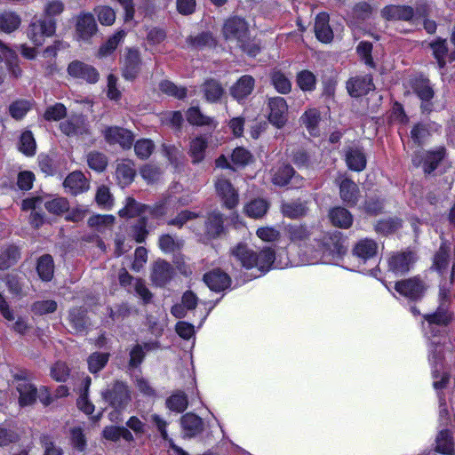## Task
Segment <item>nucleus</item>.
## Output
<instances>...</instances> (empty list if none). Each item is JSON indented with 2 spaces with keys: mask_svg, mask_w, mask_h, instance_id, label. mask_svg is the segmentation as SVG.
Returning a JSON list of instances; mask_svg holds the SVG:
<instances>
[{
  "mask_svg": "<svg viewBox=\"0 0 455 455\" xmlns=\"http://www.w3.org/2000/svg\"><path fill=\"white\" fill-rule=\"evenodd\" d=\"M222 35L227 42L234 44L249 55L256 56L259 48L255 45L250 47V34L247 22L239 17H232L227 20L222 28Z\"/></svg>",
  "mask_w": 455,
  "mask_h": 455,
  "instance_id": "f257e3e1",
  "label": "nucleus"
},
{
  "mask_svg": "<svg viewBox=\"0 0 455 455\" xmlns=\"http://www.w3.org/2000/svg\"><path fill=\"white\" fill-rule=\"evenodd\" d=\"M232 255L241 262L243 267L249 269L256 267L261 272L267 271L275 259V251L270 248H266L256 253L243 244H238L234 248Z\"/></svg>",
  "mask_w": 455,
  "mask_h": 455,
  "instance_id": "f03ea898",
  "label": "nucleus"
},
{
  "mask_svg": "<svg viewBox=\"0 0 455 455\" xmlns=\"http://www.w3.org/2000/svg\"><path fill=\"white\" fill-rule=\"evenodd\" d=\"M56 32V21L52 19L34 17L28 25L27 36L36 46H41L47 37Z\"/></svg>",
  "mask_w": 455,
  "mask_h": 455,
  "instance_id": "7ed1b4c3",
  "label": "nucleus"
},
{
  "mask_svg": "<svg viewBox=\"0 0 455 455\" xmlns=\"http://www.w3.org/2000/svg\"><path fill=\"white\" fill-rule=\"evenodd\" d=\"M102 396L112 407L117 410L125 408L131 401V393L128 387L120 381L115 382L106 389L102 393Z\"/></svg>",
  "mask_w": 455,
  "mask_h": 455,
  "instance_id": "20e7f679",
  "label": "nucleus"
},
{
  "mask_svg": "<svg viewBox=\"0 0 455 455\" xmlns=\"http://www.w3.org/2000/svg\"><path fill=\"white\" fill-rule=\"evenodd\" d=\"M268 120L276 128H282L288 120V105L286 100L279 96L268 99Z\"/></svg>",
  "mask_w": 455,
  "mask_h": 455,
  "instance_id": "39448f33",
  "label": "nucleus"
},
{
  "mask_svg": "<svg viewBox=\"0 0 455 455\" xmlns=\"http://www.w3.org/2000/svg\"><path fill=\"white\" fill-rule=\"evenodd\" d=\"M214 186L218 196L227 208L233 209L237 205L238 193L228 179L222 176L218 177Z\"/></svg>",
  "mask_w": 455,
  "mask_h": 455,
  "instance_id": "423d86ee",
  "label": "nucleus"
},
{
  "mask_svg": "<svg viewBox=\"0 0 455 455\" xmlns=\"http://www.w3.org/2000/svg\"><path fill=\"white\" fill-rule=\"evenodd\" d=\"M105 140L111 145L118 144L123 148H130L133 142L132 133L124 128L113 126L103 131Z\"/></svg>",
  "mask_w": 455,
  "mask_h": 455,
  "instance_id": "0eeeda50",
  "label": "nucleus"
},
{
  "mask_svg": "<svg viewBox=\"0 0 455 455\" xmlns=\"http://www.w3.org/2000/svg\"><path fill=\"white\" fill-rule=\"evenodd\" d=\"M395 291L411 299H419L425 291V284L418 278H411L397 282L395 286Z\"/></svg>",
  "mask_w": 455,
  "mask_h": 455,
  "instance_id": "6e6552de",
  "label": "nucleus"
},
{
  "mask_svg": "<svg viewBox=\"0 0 455 455\" xmlns=\"http://www.w3.org/2000/svg\"><path fill=\"white\" fill-rule=\"evenodd\" d=\"M140 63L139 51L127 49L122 60L123 76L127 80L134 79L140 72Z\"/></svg>",
  "mask_w": 455,
  "mask_h": 455,
  "instance_id": "1a4fd4ad",
  "label": "nucleus"
},
{
  "mask_svg": "<svg viewBox=\"0 0 455 455\" xmlns=\"http://www.w3.org/2000/svg\"><path fill=\"white\" fill-rule=\"evenodd\" d=\"M416 260L411 251L399 252L388 259V267L392 272L403 275L408 272Z\"/></svg>",
  "mask_w": 455,
  "mask_h": 455,
  "instance_id": "9d476101",
  "label": "nucleus"
},
{
  "mask_svg": "<svg viewBox=\"0 0 455 455\" xmlns=\"http://www.w3.org/2000/svg\"><path fill=\"white\" fill-rule=\"evenodd\" d=\"M68 72L70 76L89 83H96L99 79V73L93 67L77 60L68 65Z\"/></svg>",
  "mask_w": 455,
  "mask_h": 455,
  "instance_id": "9b49d317",
  "label": "nucleus"
},
{
  "mask_svg": "<svg viewBox=\"0 0 455 455\" xmlns=\"http://www.w3.org/2000/svg\"><path fill=\"white\" fill-rule=\"evenodd\" d=\"M255 80L251 76H241L230 88L231 96L240 101L247 98L254 90Z\"/></svg>",
  "mask_w": 455,
  "mask_h": 455,
  "instance_id": "f8f14e48",
  "label": "nucleus"
},
{
  "mask_svg": "<svg viewBox=\"0 0 455 455\" xmlns=\"http://www.w3.org/2000/svg\"><path fill=\"white\" fill-rule=\"evenodd\" d=\"M76 29L78 36L88 40L97 32V24L92 13H81L77 17Z\"/></svg>",
  "mask_w": 455,
  "mask_h": 455,
  "instance_id": "ddd939ff",
  "label": "nucleus"
},
{
  "mask_svg": "<svg viewBox=\"0 0 455 455\" xmlns=\"http://www.w3.org/2000/svg\"><path fill=\"white\" fill-rule=\"evenodd\" d=\"M414 92L421 100V109L423 112L429 113L432 111V103L430 100L434 97V90L430 85L429 80L421 79L416 82Z\"/></svg>",
  "mask_w": 455,
  "mask_h": 455,
  "instance_id": "4468645a",
  "label": "nucleus"
},
{
  "mask_svg": "<svg viewBox=\"0 0 455 455\" xmlns=\"http://www.w3.org/2000/svg\"><path fill=\"white\" fill-rule=\"evenodd\" d=\"M347 88L351 96L359 97L372 91L374 84L371 76H364L350 79L347 84Z\"/></svg>",
  "mask_w": 455,
  "mask_h": 455,
  "instance_id": "2eb2a0df",
  "label": "nucleus"
},
{
  "mask_svg": "<svg viewBox=\"0 0 455 455\" xmlns=\"http://www.w3.org/2000/svg\"><path fill=\"white\" fill-rule=\"evenodd\" d=\"M204 281L212 291H215L225 290L230 284L229 276L220 269L206 273L204 275Z\"/></svg>",
  "mask_w": 455,
  "mask_h": 455,
  "instance_id": "dca6fc26",
  "label": "nucleus"
},
{
  "mask_svg": "<svg viewBox=\"0 0 455 455\" xmlns=\"http://www.w3.org/2000/svg\"><path fill=\"white\" fill-rule=\"evenodd\" d=\"M181 427L185 436L194 437L204 430L203 419L194 413H186L180 419Z\"/></svg>",
  "mask_w": 455,
  "mask_h": 455,
  "instance_id": "f3484780",
  "label": "nucleus"
},
{
  "mask_svg": "<svg viewBox=\"0 0 455 455\" xmlns=\"http://www.w3.org/2000/svg\"><path fill=\"white\" fill-rule=\"evenodd\" d=\"M381 15L388 20H410L414 15V11L408 5L391 4L382 9Z\"/></svg>",
  "mask_w": 455,
  "mask_h": 455,
  "instance_id": "a211bd4d",
  "label": "nucleus"
},
{
  "mask_svg": "<svg viewBox=\"0 0 455 455\" xmlns=\"http://www.w3.org/2000/svg\"><path fill=\"white\" fill-rule=\"evenodd\" d=\"M16 389L20 394L19 403L20 406L32 404L36 398V388L25 379H16Z\"/></svg>",
  "mask_w": 455,
  "mask_h": 455,
  "instance_id": "6ab92c4d",
  "label": "nucleus"
},
{
  "mask_svg": "<svg viewBox=\"0 0 455 455\" xmlns=\"http://www.w3.org/2000/svg\"><path fill=\"white\" fill-rule=\"evenodd\" d=\"M65 188L72 195L80 194L89 188V183L84 175L80 172L70 173L64 180Z\"/></svg>",
  "mask_w": 455,
  "mask_h": 455,
  "instance_id": "aec40b11",
  "label": "nucleus"
},
{
  "mask_svg": "<svg viewBox=\"0 0 455 455\" xmlns=\"http://www.w3.org/2000/svg\"><path fill=\"white\" fill-rule=\"evenodd\" d=\"M339 186L341 199L349 205H355L359 196L357 185L350 179L344 178L339 181Z\"/></svg>",
  "mask_w": 455,
  "mask_h": 455,
  "instance_id": "412c9836",
  "label": "nucleus"
},
{
  "mask_svg": "<svg viewBox=\"0 0 455 455\" xmlns=\"http://www.w3.org/2000/svg\"><path fill=\"white\" fill-rule=\"evenodd\" d=\"M315 33L318 40L323 43H329L333 37L332 30L329 26V15L325 12L316 16Z\"/></svg>",
  "mask_w": 455,
  "mask_h": 455,
  "instance_id": "4be33fe9",
  "label": "nucleus"
},
{
  "mask_svg": "<svg viewBox=\"0 0 455 455\" xmlns=\"http://www.w3.org/2000/svg\"><path fill=\"white\" fill-rule=\"evenodd\" d=\"M207 146V140L203 136L196 137L190 141L188 155L194 164L204 161Z\"/></svg>",
  "mask_w": 455,
  "mask_h": 455,
  "instance_id": "5701e85b",
  "label": "nucleus"
},
{
  "mask_svg": "<svg viewBox=\"0 0 455 455\" xmlns=\"http://www.w3.org/2000/svg\"><path fill=\"white\" fill-rule=\"evenodd\" d=\"M329 218L333 226L340 228H348L353 223L352 214L340 206L332 208L329 212Z\"/></svg>",
  "mask_w": 455,
  "mask_h": 455,
  "instance_id": "b1692460",
  "label": "nucleus"
},
{
  "mask_svg": "<svg viewBox=\"0 0 455 455\" xmlns=\"http://www.w3.org/2000/svg\"><path fill=\"white\" fill-rule=\"evenodd\" d=\"M116 174L123 187L128 186L132 182L136 174L134 164L130 160H123L117 164Z\"/></svg>",
  "mask_w": 455,
  "mask_h": 455,
  "instance_id": "393cba45",
  "label": "nucleus"
},
{
  "mask_svg": "<svg viewBox=\"0 0 455 455\" xmlns=\"http://www.w3.org/2000/svg\"><path fill=\"white\" fill-rule=\"evenodd\" d=\"M353 251L358 258L367 260L377 254L378 244L371 239H363L355 244Z\"/></svg>",
  "mask_w": 455,
  "mask_h": 455,
  "instance_id": "a878e982",
  "label": "nucleus"
},
{
  "mask_svg": "<svg viewBox=\"0 0 455 455\" xmlns=\"http://www.w3.org/2000/svg\"><path fill=\"white\" fill-rule=\"evenodd\" d=\"M286 234L291 243L299 247L305 245L310 236L309 230L305 226L302 225L288 226L286 228Z\"/></svg>",
  "mask_w": 455,
  "mask_h": 455,
  "instance_id": "bb28decb",
  "label": "nucleus"
},
{
  "mask_svg": "<svg viewBox=\"0 0 455 455\" xmlns=\"http://www.w3.org/2000/svg\"><path fill=\"white\" fill-rule=\"evenodd\" d=\"M172 267L164 260H158L155 263L152 272V280L157 285L165 284L172 277Z\"/></svg>",
  "mask_w": 455,
  "mask_h": 455,
  "instance_id": "cd10ccee",
  "label": "nucleus"
},
{
  "mask_svg": "<svg viewBox=\"0 0 455 455\" xmlns=\"http://www.w3.org/2000/svg\"><path fill=\"white\" fill-rule=\"evenodd\" d=\"M60 128L68 136L82 134L86 132L84 120L82 116H73L62 122Z\"/></svg>",
  "mask_w": 455,
  "mask_h": 455,
  "instance_id": "c85d7f7f",
  "label": "nucleus"
},
{
  "mask_svg": "<svg viewBox=\"0 0 455 455\" xmlns=\"http://www.w3.org/2000/svg\"><path fill=\"white\" fill-rule=\"evenodd\" d=\"M21 23L20 17L12 12H3L0 13V31L12 33L19 28Z\"/></svg>",
  "mask_w": 455,
  "mask_h": 455,
  "instance_id": "c756f323",
  "label": "nucleus"
},
{
  "mask_svg": "<svg viewBox=\"0 0 455 455\" xmlns=\"http://www.w3.org/2000/svg\"><path fill=\"white\" fill-rule=\"evenodd\" d=\"M346 162L348 168L355 172L363 171L366 165L365 156L357 148H350L347 152Z\"/></svg>",
  "mask_w": 455,
  "mask_h": 455,
  "instance_id": "7c9ffc66",
  "label": "nucleus"
},
{
  "mask_svg": "<svg viewBox=\"0 0 455 455\" xmlns=\"http://www.w3.org/2000/svg\"><path fill=\"white\" fill-rule=\"evenodd\" d=\"M271 84L281 94H287L291 91L290 79L280 70L275 69L270 73Z\"/></svg>",
  "mask_w": 455,
  "mask_h": 455,
  "instance_id": "2f4dec72",
  "label": "nucleus"
},
{
  "mask_svg": "<svg viewBox=\"0 0 455 455\" xmlns=\"http://www.w3.org/2000/svg\"><path fill=\"white\" fill-rule=\"evenodd\" d=\"M204 97L209 102H217L222 97L224 89L216 80H208L203 84Z\"/></svg>",
  "mask_w": 455,
  "mask_h": 455,
  "instance_id": "473e14b6",
  "label": "nucleus"
},
{
  "mask_svg": "<svg viewBox=\"0 0 455 455\" xmlns=\"http://www.w3.org/2000/svg\"><path fill=\"white\" fill-rule=\"evenodd\" d=\"M320 120V113L316 108H310L307 110L301 116L302 124L313 136H316L318 134V124Z\"/></svg>",
  "mask_w": 455,
  "mask_h": 455,
  "instance_id": "72a5a7b5",
  "label": "nucleus"
},
{
  "mask_svg": "<svg viewBox=\"0 0 455 455\" xmlns=\"http://www.w3.org/2000/svg\"><path fill=\"white\" fill-rule=\"evenodd\" d=\"M436 451L447 455L453 454L454 443L451 433L448 430H442L436 436Z\"/></svg>",
  "mask_w": 455,
  "mask_h": 455,
  "instance_id": "f704fd0d",
  "label": "nucleus"
},
{
  "mask_svg": "<svg viewBox=\"0 0 455 455\" xmlns=\"http://www.w3.org/2000/svg\"><path fill=\"white\" fill-rule=\"evenodd\" d=\"M37 273L43 281H50L53 276L54 264L51 255L45 254L37 261Z\"/></svg>",
  "mask_w": 455,
  "mask_h": 455,
  "instance_id": "c9c22d12",
  "label": "nucleus"
},
{
  "mask_svg": "<svg viewBox=\"0 0 455 455\" xmlns=\"http://www.w3.org/2000/svg\"><path fill=\"white\" fill-rule=\"evenodd\" d=\"M150 419L157 427L163 439L169 442L170 446L173 451H175L179 455H188L181 448L175 445L172 439L169 438L166 430L167 422L163 418L157 414H153L151 415Z\"/></svg>",
  "mask_w": 455,
  "mask_h": 455,
  "instance_id": "e433bc0d",
  "label": "nucleus"
},
{
  "mask_svg": "<svg viewBox=\"0 0 455 455\" xmlns=\"http://www.w3.org/2000/svg\"><path fill=\"white\" fill-rule=\"evenodd\" d=\"M291 179H297L294 177L293 168L291 165L283 164L274 172L272 181L275 185L284 186Z\"/></svg>",
  "mask_w": 455,
  "mask_h": 455,
  "instance_id": "4c0bfd02",
  "label": "nucleus"
},
{
  "mask_svg": "<svg viewBox=\"0 0 455 455\" xmlns=\"http://www.w3.org/2000/svg\"><path fill=\"white\" fill-rule=\"evenodd\" d=\"M206 233L210 237H215L223 231V218L219 212L209 215L205 224Z\"/></svg>",
  "mask_w": 455,
  "mask_h": 455,
  "instance_id": "58836bf2",
  "label": "nucleus"
},
{
  "mask_svg": "<svg viewBox=\"0 0 455 455\" xmlns=\"http://www.w3.org/2000/svg\"><path fill=\"white\" fill-rule=\"evenodd\" d=\"M268 204L263 199H255L247 204L244 207L246 214L251 218H261L267 211Z\"/></svg>",
  "mask_w": 455,
  "mask_h": 455,
  "instance_id": "ea45409f",
  "label": "nucleus"
},
{
  "mask_svg": "<svg viewBox=\"0 0 455 455\" xmlns=\"http://www.w3.org/2000/svg\"><path fill=\"white\" fill-rule=\"evenodd\" d=\"M125 33L123 30L116 32L113 35L99 50L98 55L100 57H106L111 54L121 41L124 38Z\"/></svg>",
  "mask_w": 455,
  "mask_h": 455,
  "instance_id": "a19ab883",
  "label": "nucleus"
},
{
  "mask_svg": "<svg viewBox=\"0 0 455 455\" xmlns=\"http://www.w3.org/2000/svg\"><path fill=\"white\" fill-rule=\"evenodd\" d=\"M69 323L76 331H84L87 325L84 311L82 308H73L69 313Z\"/></svg>",
  "mask_w": 455,
  "mask_h": 455,
  "instance_id": "79ce46f5",
  "label": "nucleus"
},
{
  "mask_svg": "<svg viewBox=\"0 0 455 455\" xmlns=\"http://www.w3.org/2000/svg\"><path fill=\"white\" fill-rule=\"evenodd\" d=\"M36 140L31 132L26 131L20 135L19 149L28 156L36 154Z\"/></svg>",
  "mask_w": 455,
  "mask_h": 455,
  "instance_id": "37998d69",
  "label": "nucleus"
},
{
  "mask_svg": "<svg viewBox=\"0 0 455 455\" xmlns=\"http://www.w3.org/2000/svg\"><path fill=\"white\" fill-rule=\"evenodd\" d=\"M109 355L108 353L95 352L88 358V368L92 373H96L104 368L108 363Z\"/></svg>",
  "mask_w": 455,
  "mask_h": 455,
  "instance_id": "c03bdc74",
  "label": "nucleus"
},
{
  "mask_svg": "<svg viewBox=\"0 0 455 455\" xmlns=\"http://www.w3.org/2000/svg\"><path fill=\"white\" fill-rule=\"evenodd\" d=\"M91 378L85 377L84 379V389L77 399V406L79 410L83 411L85 414H92L94 411V405L89 401L87 392L91 385Z\"/></svg>",
  "mask_w": 455,
  "mask_h": 455,
  "instance_id": "a18cd8bd",
  "label": "nucleus"
},
{
  "mask_svg": "<svg viewBox=\"0 0 455 455\" xmlns=\"http://www.w3.org/2000/svg\"><path fill=\"white\" fill-rule=\"evenodd\" d=\"M315 75L308 70L300 71L297 75V84L302 91H313L315 88Z\"/></svg>",
  "mask_w": 455,
  "mask_h": 455,
  "instance_id": "49530a36",
  "label": "nucleus"
},
{
  "mask_svg": "<svg viewBox=\"0 0 455 455\" xmlns=\"http://www.w3.org/2000/svg\"><path fill=\"white\" fill-rule=\"evenodd\" d=\"M166 405L172 411H183L188 407L187 396L183 392H177L167 399Z\"/></svg>",
  "mask_w": 455,
  "mask_h": 455,
  "instance_id": "de8ad7c7",
  "label": "nucleus"
},
{
  "mask_svg": "<svg viewBox=\"0 0 455 455\" xmlns=\"http://www.w3.org/2000/svg\"><path fill=\"white\" fill-rule=\"evenodd\" d=\"M159 89L162 92L177 99H183L187 95V89L185 87H179L172 82L167 80L160 83Z\"/></svg>",
  "mask_w": 455,
  "mask_h": 455,
  "instance_id": "09e8293b",
  "label": "nucleus"
},
{
  "mask_svg": "<svg viewBox=\"0 0 455 455\" xmlns=\"http://www.w3.org/2000/svg\"><path fill=\"white\" fill-rule=\"evenodd\" d=\"M44 206L49 212L60 215L68 210L69 204L66 198L57 197L45 202Z\"/></svg>",
  "mask_w": 455,
  "mask_h": 455,
  "instance_id": "8fccbe9b",
  "label": "nucleus"
},
{
  "mask_svg": "<svg viewBox=\"0 0 455 455\" xmlns=\"http://www.w3.org/2000/svg\"><path fill=\"white\" fill-rule=\"evenodd\" d=\"M282 212L285 217L296 219L306 213V207L301 203H285L282 205Z\"/></svg>",
  "mask_w": 455,
  "mask_h": 455,
  "instance_id": "3c124183",
  "label": "nucleus"
},
{
  "mask_svg": "<svg viewBox=\"0 0 455 455\" xmlns=\"http://www.w3.org/2000/svg\"><path fill=\"white\" fill-rule=\"evenodd\" d=\"M65 10V4L61 0H49L44 5V14L46 19H52L60 15Z\"/></svg>",
  "mask_w": 455,
  "mask_h": 455,
  "instance_id": "603ef678",
  "label": "nucleus"
},
{
  "mask_svg": "<svg viewBox=\"0 0 455 455\" xmlns=\"http://www.w3.org/2000/svg\"><path fill=\"white\" fill-rule=\"evenodd\" d=\"M187 42L193 47L202 48L205 46H212L215 44V40L212 36L208 32H203L196 36H189Z\"/></svg>",
  "mask_w": 455,
  "mask_h": 455,
  "instance_id": "864d4df0",
  "label": "nucleus"
},
{
  "mask_svg": "<svg viewBox=\"0 0 455 455\" xmlns=\"http://www.w3.org/2000/svg\"><path fill=\"white\" fill-rule=\"evenodd\" d=\"M87 163L91 169L102 172L108 164L106 156L99 152H91L87 156Z\"/></svg>",
  "mask_w": 455,
  "mask_h": 455,
  "instance_id": "5fc2aeb1",
  "label": "nucleus"
},
{
  "mask_svg": "<svg viewBox=\"0 0 455 455\" xmlns=\"http://www.w3.org/2000/svg\"><path fill=\"white\" fill-rule=\"evenodd\" d=\"M187 119L191 124L210 125L212 119L204 116L197 108H190L187 112Z\"/></svg>",
  "mask_w": 455,
  "mask_h": 455,
  "instance_id": "6e6d98bb",
  "label": "nucleus"
},
{
  "mask_svg": "<svg viewBox=\"0 0 455 455\" xmlns=\"http://www.w3.org/2000/svg\"><path fill=\"white\" fill-rule=\"evenodd\" d=\"M431 48L435 58L437 60L439 67L443 68L445 65L444 58L448 52L446 41L443 39H438L431 44Z\"/></svg>",
  "mask_w": 455,
  "mask_h": 455,
  "instance_id": "4d7b16f0",
  "label": "nucleus"
},
{
  "mask_svg": "<svg viewBox=\"0 0 455 455\" xmlns=\"http://www.w3.org/2000/svg\"><path fill=\"white\" fill-rule=\"evenodd\" d=\"M155 345L150 343H145L144 346H135L130 353V365L137 367L144 358V349L150 350L154 348Z\"/></svg>",
  "mask_w": 455,
  "mask_h": 455,
  "instance_id": "13d9d810",
  "label": "nucleus"
},
{
  "mask_svg": "<svg viewBox=\"0 0 455 455\" xmlns=\"http://www.w3.org/2000/svg\"><path fill=\"white\" fill-rule=\"evenodd\" d=\"M95 13L100 24L105 26L112 25L116 20L115 11L108 6H100L95 9Z\"/></svg>",
  "mask_w": 455,
  "mask_h": 455,
  "instance_id": "bf43d9fd",
  "label": "nucleus"
},
{
  "mask_svg": "<svg viewBox=\"0 0 455 455\" xmlns=\"http://www.w3.org/2000/svg\"><path fill=\"white\" fill-rule=\"evenodd\" d=\"M182 245V241L176 240L169 235H164L159 239V246L164 252H173L177 250H180Z\"/></svg>",
  "mask_w": 455,
  "mask_h": 455,
  "instance_id": "052dcab7",
  "label": "nucleus"
},
{
  "mask_svg": "<svg viewBox=\"0 0 455 455\" xmlns=\"http://www.w3.org/2000/svg\"><path fill=\"white\" fill-rule=\"evenodd\" d=\"M134 150L139 157L141 159H146L152 154L154 150V144L150 140H140L135 143Z\"/></svg>",
  "mask_w": 455,
  "mask_h": 455,
  "instance_id": "680f3d73",
  "label": "nucleus"
},
{
  "mask_svg": "<svg viewBox=\"0 0 455 455\" xmlns=\"http://www.w3.org/2000/svg\"><path fill=\"white\" fill-rule=\"evenodd\" d=\"M444 155L443 148H440L435 152H430L427 154L425 164H424V171L425 172L430 173L436 167L438 163L442 160Z\"/></svg>",
  "mask_w": 455,
  "mask_h": 455,
  "instance_id": "e2e57ef3",
  "label": "nucleus"
},
{
  "mask_svg": "<svg viewBox=\"0 0 455 455\" xmlns=\"http://www.w3.org/2000/svg\"><path fill=\"white\" fill-rule=\"evenodd\" d=\"M424 319L430 324L446 325L451 321V315L446 310L440 308L434 314L425 315Z\"/></svg>",
  "mask_w": 455,
  "mask_h": 455,
  "instance_id": "0e129e2a",
  "label": "nucleus"
},
{
  "mask_svg": "<svg viewBox=\"0 0 455 455\" xmlns=\"http://www.w3.org/2000/svg\"><path fill=\"white\" fill-rule=\"evenodd\" d=\"M67 114L66 108L61 103H56L46 108L44 112V118L47 121H59L63 118Z\"/></svg>",
  "mask_w": 455,
  "mask_h": 455,
  "instance_id": "69168bd1",
  "label": "nucleus"
},
{
  "mask_svg": "<svg viewBox=\"0 0 455 455\" xmlns=\"http://www.w3.org/2000/svg\"><path fill=\"white\" fill-rule=\"evenodd\" d=\"M144 206L138 204L133 198H127L125 206L119 211L121 217L132 218L142 212Z\"/></svg>",
  "mask_w": 455,
  "mask_h": 455,
  "instance_id": "338daca9",
  "label": "nucleus"
},
{
  "mask_svg": "<svg viewBox=\"0 0 455 455\" xmlns=\"http://www.w3.org/2000/svg\"><path fill=\"white\" fill-rule=\"evenodd\" d=\"M30 108V104L27 100H18L13 102L10 108L9 111L11 116L19 120L25 116V115L28 113V111Z\"/></svg>",
  "mask_w": 455,
  "mask_h": 455,
  "instance_id": "774afa93",
  "label": "nucleus"
}]
</instances>
